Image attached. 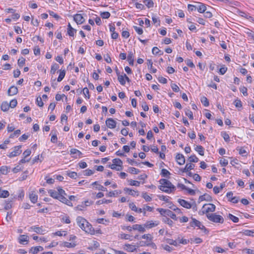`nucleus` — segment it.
<instances>
[{
    "label": "nucleus",
    "instance_id": "obj_8",
    "mask_svg": "<svg viewBox=\"0 0 254 254\" xmlns=\"http://www.w3.org/2000/svg\"><path fill=\"white\" fill-rule=\"evenodd\" d=\"M159 224V222L158 221L150 220L146 221L144 226L145 228L151 229L158 226Z\"/></svg>",
    "mask_w": 254,
    "mask_h": 254
},
{
    "label": "nucleus",
    "instance_id": "obj_36",
    "mask_svg": "<svg viewBox=\"0 0 254 254\" xmlns=\"http://www.w3.org/2000/svg\"><path fill=\"white\" fill-rule=\"evenodd\" d=\"M128 172L131 174H137L140 172V171L134 167H129L128 169Z\"/></svg>",
    "mask_w": 254,
    "mask_h": 254
},
{
    "label": "nucleus",
    "instance_id": "obj_3",
    "mask_svg": "<svg viewBox=\"0 0 254 254\" xmlns=\"http://www.w3.org/2000/svg\"><path fill=\"white\" fill-rule=\"evenodd\" d=\"M49 193L51 197L59 200L60 201L64 203H65L68 205H70V204H71L70 200H68L66 198H63L61 196H59V193L58 191H57L55 190H49Z\"/></svg>",
    "mask_w": 254,
    "mask_h": 254
},
{
    "label": "nucleus",
    "instance_id": "obj_17",
    "mask_svg": "<svg viewBox=\"0 0 254 254\" xmlns=\"http://www.w3.org/2000/svg\"><path fill=\"white\" fill-rule=\"evenodd\" d=\"M178 202L181 206L185 208L189 209L191 207V204L184 199H179Z\"/></svg>",
    "mask_w": 254,
    "mask_h": 254
},
{
    "label": "nucleus",
    "instance_id": "obj_49",
    "mask_svg": "<svg viewBox=\"0 0 254 254\" xmlns=\"http://www.w3.org/2000/svg\"><path fill=\"white\" fill-rule=\"evenodd\" d=\"M185 114H186V115L190 119L192 120L193 119V114H192V112L189 110V109H187L186 111H185Z\"/></svg>",
    "mask_w": 254,
    "mask_h": 254
},
{
    "label": "nucleus",
    "instance_id": "obj_1",
    "mask_svg": "<svg viewBox=\"0 0 254 254\" xmlns=\"http://www.w3.org/2000/svg\"><path fill=\"white\" fill-rule=\"evenodd\" d=\"M76 222L78 226L86 233L90 235L95 234V230L92 225L82 217L78 216Z\"/></svg>",
    "mask_w": 254,
    "mask_h": 254
},
{
    "label": "nucleus",
    "instance_id": "obj_7",
    "mask_svg": "<svg viewBox=\"0 0 254 254\" xmlns=\"http://www.w3.org/2000/svg\"><path fill=\"white\" fill-rule=\"evenodd\" d=\"M232 191L228 192L226 194V197L228 200L232 203H236L239 201V198L237 196H233Z\"/></svg>",
    "mask_w": 254,
    "mask_h": 254
},
{
    "label": "nucleus",
    "instance_id": "obj_24",
    "mask_svg": "<svg viewBox=\"0 0 254 254\" xmlns=\"http://www.w3.org/2000/svg\"><path fill=\"white\" fill-rule=\"evenodd\" d=\"M190 225L191 227H197L200 228L201 223L200 221L197 220L195 218H192V221L190 223Z\"/></svg>",
    "mask_w": 254,
    "mask_h": 254
},
{
    "label": "nucleus",
    "instance_id": "obj_2",
    "mask_svg": "<svg viewBox=\"0 0 254 254\" xmlns=\"http://www.w3.org/2000/svg\"><path fill=\"white\" fill-rule=\"evenodd\" d=\"M159 183L161 186H159V189L165 192L171 193L176 190V187L171 182L165 179L160 180Z\"/></svg>",
    "mask_w": 254,
    "mask_h": 254
},
{
    "label": "nucleus",
    "instance_id": "obj_55",
    "mask_svg": "<svg viewBox=\"0 0 254 254\" xmlns=\"http://www.w3.org/2000/svg\"><path fill=\"white\" fill-rule=\"evenodd\" d=\"M161 247L165 250L171 252L173 250V248L170 247L169 246L166 245H161Z\"/></svg>",
    "mask_w": 254,
    "mask_h": 254
},
{
    "label": "nucleus",
    "instance_id": "obj_20",
    "mask_svg": "<svg viewBox=\"0 0 254 254\" xmlns=\"http://www.w3.org/2000/svg\"><path fill=\"white\" fill-rule=\"evenodd\" d=\"M43 250V248L41 246H37V247H32L29 252L33 254H37L40 251H42Z\"/></svg>",
    "mask_w": 254,
    "mask_h": 254
},
{
    "label": "nucleus",
    "instance_id": "obj_57",
    "mask_svg": "<svg viewBox=\"0 0 254 254\" xmlns=\"http://www.w3.org/2000/svg\"><path fill=\"white\" fill-rule=\"evenodd\" d=\"M244 234L249 236H254V231L252 230H247L244 232Z\"/></svg>",
    "mask_w": 254,
    "mask_h": 254
},
{
    "label": "nucleus",
    "instance_id": "obj_50",
    "mask_svg": "<svg viewBox=\"0 0 254 254\" xmlns=\"http://www.w3.org/2000/svg\"><path fill=\"white\" fill-rule=\"evenodd\" d=\"M17 104V100L13 99L9 103V107L13 108L15 107L16 106Z\"/></svg>",
    "mask_w": 254,
    "mask_h": 254
},
{
    "label": "nucleus",
    "instance_id": "obj_58",
    "mask_svg": "<svg viewBox=\"0 0 254 254\" xmlns=\"http://www.w3.org/2000/svg\"><path fill=\"white\" fill-rule=\"evenodd\" d=\"M133 28L138 34L141 35L143 33V29L141 28L136 26H134Z\"/></svg>",
    "mask_w": 254,
    "mask_h": 254
},
{
    "label": "nucleus",
    "instance_id": "obj_25",
    "mask_svg": "<svg viewBox=\"0 0 254 254\" xmlns=\"http://www.w3.org/2000/svg\"><path fill=\"white\" fill-rule=\"evenodd\" d=\"M194 165L193 164H187L185 167L182 170L183 172H187L192 170L194 168Z\"/></svg>",
    "mask_w": 254,
    "mask_h": 254
},
{
    "label": "nucleus",
    "instance_id": "obj_22",
    "mask_svg": "<svg viewBox=\"0 0 254 254\" xmlns=\"http://www.w3.org/2000/svg\"><path fill=\"white\" fill-rule=\"evenodd\" d=\"M124 190L126 192H128L129 195H132L134 196H138L139 195V193L137 191L132 190L129 189L127 188H125L124 189Z\"/></svg>",
    "mask_w": 254,
    "mask_h": 254
},
{
    "label": "nucleus",
    "instance_id": "obj_4",
    "mask_svg": "<svg viewBox=\"0 0 254 254\" xmlns=\"http://www.w3.org/2000/svg\"><path fill=\"white\" fill-rule=\"evenodd\" d=\"M206 217L209 220L214 223L222 224L224 221L223 217L216 213L207 214Z\"/></svg>",
    "mask_w": 254,
    "mask_h": 254
},
{
    "label": "nucleus",
    "instance_id": "obj_23",
    "mask_svg": "<svg viewBox=\"0 0 254 254\" xmlns=\"http://www.w3.org/2000/svg\"><path fill=\"white\" fill-rule=\"evenodd\" d=\"M29 237L25 235H20L19 238V242L21 244H25V242L27 243Z\"/></svg>",
    "mask_w": 254,
    "mask_h": 254
},
{
    "label": "nucleus",
    "instance_id": "obj_14",
    "mask_svg": "<svg viewBox=\"0 0 254 254\" xmlns=\"http://www.w3.org/2000/svg\"><path fill=\"white\" fill-rule=\"evenodd\" d=\"M74 20L77 24H81L83 23L85 19L80 14H76L74 16Z\"/></svg>",
    "mask_w": 254,
    "mask_h": 254
},
{
    "label": "nucleus",
    "instance_id": "obj_33",
    "mask_svg": "<svg viewBox=\"0 0 254 254\" xmlns=\"http://www.w3.org/2000/svg\"><path fill=\"white\" fill-rule=\"evenodd\" d=\"M59 68V65L58 64L55 63L52 65L51 69V73L52 74H54L56 71V70Z\"/></svg>",
    "mask_w": 254,
    "mask_h": 254
},
{
    "label": "nucleus",
    "instance_id": "obj_21",
    "mask_svg": "<svg viewBox=\"0 0 254 254\" xmlns=\"http://www.w3.org/2000/svg\"><path fill=\"white\" fill-rule=\"evenodd\" d=\"M67 34L69 36L73 37L74 35V33H76V30L73 28L71 26L70 24L69 23L67 25Z\"/></svg>",
    "mask_w": 254,
    "mask_h": 254
},
{
    "label": "nucleus",
    "instance_id": "obj_46",
    "mask_svg": "<svg viewBox=\"0 0 254 254\" xmlns=\"http://www.w3.org/2000/svg\"><path fill=\"white\" fill-rule=\"evenodd\" d=\"M25 63V59L21 57L18 60L17 64L20 67H22Z\"/></svg>",
    "mask_w": 254,
    "mask_h": 254
},
{
    "label": "nucleus",
    "instance_id": "obj_61",
    "mask_svg": "<svg viewBox=\"0 0 254 254\" xmlns=\"http://www.w3.org/2000/svg\"><path fill=\"white\" fill-rule=\"evenodd\" d=\"M67 175L70 178H72V179H75L77 176V173L75 172H68V173H67Z\"/></svg>",
    "mask_w": 254,
    "mask_h": 254
},
{
    "label": "nucleus",
    "instance_id": "obj_6",
    "mask_svg": "<svg viewBox=\"0 0 254 254\" xmlns=\"http://www.w3.org/2000/svg\"><path fill=\"white\" fill-rule=\"evenodd\" d=\"M21 148V145H18L14 147L13 150L10 153V154L8 155V156L10 158H12L19 155L22 152V150L20 149Z\"/></svg>",
    "mask_w": 254,
    "mask_h": 254
},
{
    "label": "nucleus",
    "instance_id": "obj_38",
    "mask_svg": "<svg viewBox=\"0 0 254 254\" xmlns=\"http://www.w3.org/2000/svg\"><path fill=\"white\" fill-rule=\"evenodd\" d=\"M228 217L234 223H237L239 222V218L232 215V214H229Z\"/></svg>",
    "mask_w": 254,
    "mask_h": 254
},
{
    "label": "nucleus",
    "instance_id": "obj_62",
    "mask_svg": "<svg viewBox=\"0 0 254 254\" xmlns=\"http://www.w3.org/2000/svg\"><path fill=\"white\" fill-rule=\"evenodd\" d=\"M227 70V67H226L225 65H223V66H222L220 68V69H219V73L223 75V74H224L226 73Z\"/></svg>",
    "mask_w": 254,
    "mask_h": 254
},
{
    "label": "nucleus",
    "instance_id": "obj_12",
    "mask_svg": "<svg viewBox=\"0 0 254 254\" xmlns=\"http://www.w3.org/2000/svg\"><path fill=\"white\" fill-rule=\"evenodd\" d=\"M176 160L177 163L180 165H183L185 163V159L184 156L180 153H177L176 156Z\"/></svg>",
    "mask_w": 254,
    "mask_h": 254
},
{
    "label": "nucleus",
    "instance_id": "obj_64",
    "mask_svg": "<svg viewBox=\"0 0 254 254\" xmlns=\"http://www.w3.org/2000/svg\"><path fill=\"white\" fill-rule=\"evenodd\" d=\"M171 87L173 90L175 92H178L180 90V88L176 84H172Z\"/></svg>",
    "mask_w": 254,
    "mask_h": 254
},
{
    "label": "nucleus",
    "instance_id": "obj_29",
    "mask_svg": "<svg viewBox=\"0 0 254 254\" xmlns=\"http://www.w3.org/2000/svg\"><path fill=\"white\" fill-rule=\"evenodd\" d=\"M29 198L32 203H35L37 201L38 196L36 194L32 192L30 194Z\"/></svg>",
    "mask_w": 254,
    "mask_h": 254
},
{
    "label": "nucleus",
    "instance_id": "obj_41",
    "mask_svg": "<svg viewBox=\"0 0 254 254\" xmlns=\"http://www.w3.org/2000/svg\"><path fill=\"white\" fill-rule=\"evenodd\" d=\"M152 52L153 54H154V55H157V54L163 55V52H161L156 47H154L153 48Z\"/></svg>",
    "mask_w": 254,
    "mask_h": 254
},
{
    "label": "nucleus",
    "instance_id": "obj_60",
    "mask_svg": "<svg viewBox=\"0 0 254 254\" xmlns=\"http://www.w3.org/2000/svg\"><path fill=\"white\" fill-rule=\"evenodd\" d=\"M21 133V131L20 129H17L15 131H14V132L11 134L9 136V138H13L15 136H18Z\"/></svg>",
    "mask_w": 254,
    "mask_h": 254
},
{
    "label": "nucleus",
    "instance_id": "obj_59",
    "mask_svg": "<svg viewBox=\"0 0 254 254\" xmlns=\"http://www.w3.org/2000/svg\"><path fill=\"white\" fill-rule=\"evenodd\" d=\"M71 154H74L77 153L79 156L82 155L81 152H80L79 150L75 149V148H72L70 151Z\"/></svg>",
    "mask_w": 254,
    "mask_h": 254
},
{
    "label": "nucleus",
    "instance_id": "obj_47",
    "mask_svg": "<svg viewBox=\"0 0 254 254\" xmlns=\"http://www.w3.org/2000/svg\"><path fill=\"white\" fill-rule=\"evenodd\" d=\"M170 174V172L165 169H163L161 170V175L164 177H167Z\"/></svg>",
    "mask_w": 254,
    "mask_h": 254
},
{
    "label": "nucleus",
    "instance_id": "obj_43",
    "mask_svg": "<svg viewBox=\"0 0 254 254\" xmlns=\"http://www.w3.org/2000/svg\"><path fill=\"white\" fill-rule=\"evenodd\" d=\"M166 241L167 243L170 245H174L175 246H178V243L176 240H174L171 239H167Z\"/></svg>",
    "mask_w": 254,
    "mask_h": 254
},
{
    "label": "nucleus",
    "instance_id": "obj_39",
    "mask_svg": "<svg viewBox=\"0 0 254 254\" xmlns=\"http://www.w3.org/2000/svg\"><path fill=\"white\" fill-rule=\"evenodd\" d=\"M57 190L58 192L59 193V196H61L63 198H66L64 196L66 195V194L64 190H63L61 187L58 188Z\"/></svg>",
    "mask_w": 254,
    "mask_h": 254
},
{
    "label": "nucleus",
    "instance_id": "obj_11",
    "mask_svg": "<svg viewBox=\"0 0 254 254\" xmlns=\"http://www.w3.org/2000/svg\"><path fill=\"white\" fill-rule=\"evenodd\" d=\"M135 53V51L133 52L132 51H128V56L127 57V60L130 65H133L134 64V54Z\"/></svg>",
    "mask_w": 254,
    "mask_h": 254
},
{
    "label": "nucleus",
    "instance_id": "obj_63",
    "mask_svg": "<svg viewBox=\"0 0 254 254\" xmlns=\"http://www.w3.org/2000/svg\"><path fill=\"white\" fill-rule=\"evenodd\" d=\"M220 164L222 166H227L228 165V161L227 160H226V159H225L224 158H222L220 160Z\"/></svg>",
    "mask_w": 254,
    "mask_h": 254
},
{
    "label": "nucleus",
    "instance_id": "obj_30",
    "mask_svg": "<svg viewBox=\"0 0 254 254\" xmlns=\"http://www.w3.org/2000/svg\"><path fill=\"white\" fill-rule=\"evenodd\" d=\"M166 215L170 217L172 219H173L174 220L176 221L178 220V218L177 217L176 214L174 213L172 211L169 209L168 210V211H167Z\"/></svg>",
    "mask_w": 254,
    "mask_h": 254
},
{
    "label": "nucleus",
    "instance_id": "obj_34",
    "mask_svg": "<svg viewBox=\"0 0 254 254\" xmlns=\"http://www.w3.org/2000/svg\"><path fill=\"white\" fill-rule=\"evenodd\" d=\"M9 195V192L7 190H2L0 188V197L6 198Z\"/></svg>",
    "mask_w": 254,
    "mask_h": 254
},
{
    "label": "nucleus",
    "instance_id": "obj_9",
    "mask_svg": "<svg viewBox=\"0 0 254 254\" xmlns=\"http://www.w3.org/2000/svg\"><path fill=\"white\" fill-rule=\"evenodd\" d=\"M31 230H33L35 232L44 235L46 233V230L43 229L42 227H37L36 226H32L30 228L29 231Z\"/></svg>",
    "mask_w": 254,
    "mask_h": 254
},
{
    "label": "nucleus",
    "instance_id": "obj_26",
    "mask_svg": "<svg viewBox=\"0 0 254 254\" xmlns=\"http://www.w3.org/2000/svg\"><path fill=\"white\" fill-rule=\"evenodd\" d=\"M194 150L197 151L199 155L201 156L204 155V148L201 145H196L194 148Z\"/></svg>",
    "mask_w": 254,
    "mask_h": 254
},
{
    "label": "nucleus",
    "instance_id": "obj_44",
    "mask_svg": "<svg viewBox=\"0 0 254 254\" xmlns=\"http://www.w3.org/2000/svg\"><path fill=\"white\" fill-rule=\"evenodd\" d=\"M100 15L102 17V18L103 19H108V18L110 17L111 14H110V12H109L108 11H105V12H101L100 14Z\"/></svg>",
    "mask_w": 254,
    "mask_h": 254
},
{
    "label": "nucleus",
    "instance_id": "obj_18",
    "mask_svg": "<svg viewBox=\"0 0 254 254\" xmlns=\"http://www.w3.org/2000/svg\"><path fill=\"white\" fill-rule=\"evenodd\" d=\"M124 249L129 252H133L136 251V249L135 246L131 245L128 244H125L124 246Z\"/></svg>",
    "mask_w": 254,
    "mask_h": 254
},
{
    "label": "nucleus",
    "instance_id": "obj_42",
    "mask_svg": "<svg viewBox=\"0 0 254 254\" xmlns=\"http://www.w3.org/2000/svg\"><path fill=\"white\" fill-rule=\"evenodd\" d=\"M221 135L222 136L225 141L229 142L230 141V136L226 132H221Z\"/></svg>",
    "mask_w": 254,
    "mask_h": 254
},
{
    "label": "nucleus",
    "instance_id": "obj_31",
    "mask_svg": "<svg viewBox=\"0 0 254 254\" xmlns=\"http://www.w3.org/2000/svg\"><path fill=\"white\" fill-rule=\"evenodd\" d=\"M143 2L148 8L154 6V2L152 0H143Z\"/></svg>",
    "mask_w": 254,
    "mask_h": 254
},
{
    "label": "nucleus",
    "instance_id": "obj_37",
    "mask_svg": "<svg viewBox=\"0 0 254 254\" xmlns=\"http://www.w3.org/2000/svg\"><path fill=\"white\" fill-rule=\"evenodd\" d=\"M125 79L124 74L123 75H120L118 76V79L120 83L122 85H124L126 84V80Z\"/></svg>",
    "mask_w": 254,
    "mask_h": 254
},
{
    "label": "nucleus",
    "instance_id": "obj_48",
    "mask_svg": "<svg viewBox=\"0 0 254 254\" xmlns=\"http://www.w3.org/2000/svg\"><path fill=\"white\" fill-rule=\"evenodd\" d=\"M142 238L146 239L149 242H151L152 240V237L149 234H144L142 236Z\"/></svg>",
    "mask_w": 254,
    "mask_h": 254
},
{
    "label": "nucleus",
    "instance_id": "obj_16",
    "mask_svg": "<svg viewBox=\"0 0 254 254\" xmlns=\"http://www.w3.org/2000/svg\"><path fill=\"white\" fill-rule=\"evenodd\" d=\"M18 93V89L15 86H11L7 91L8 96H13Z\"/></svg>",
    "mask_w": 254,
    "mask_h": 254
},
{
    "label": "nucleus",
    "instance_id": "obj_19",
    "mask_svg": "<svg viewBox=\"0 0 254 254\" xmlns=\"http://www.w3.org/2000/svg\"><path fill=\"white\" fill-rule=\"evenodd\" d=\"M132 229L134 230H138L140 232H144L145 231V229L144 228V226H142L141 225L139 224H134L132 226Z\"/></svg>",
    "mask_w": 254,
    "mask_h": 254
},
{
    "label": "nucleus",
    "instance_id": "obj_54",
    "mask_svg": "<svg viewBox=\"0 0 254 254\" xmlns=\"http://www.w3.org/2000/svg\"><path fill=\"white\" fill-rule=\"evenodd\" d=\"M234 103L237 108H241L242 107V102L239 99L235 100Z\"/></svg>",
    "mask_w": 254,
    "mask_h": 254
},
{
    "label": "nucleus",
    "instance_id": "obj_35",
    "mask_svg": "<svg viewBox=\"0 0 254 254\" xmlns=\"http://www.w3.org/2000/svg\"><path fill=\"white\" fill-rule=\"evenodd\" d=\"M113 163H114L117 166L120 167L122 168L123 162L119 158H115L113 160Z\"/></svg>",
    "mask_w": 254,
    "mask_h": 254
},
{
    "label": "nucleus",
    "instance_id": "obj_32",
    "mask_svg": "<svg viewBox=\"0 0 254 254\" xmlns=\"http://www.w3.org/2000/svg\"><path fill=\"white\" fill-rule=\"evenodd\" d=\"M65 75V70H61L60 72V74L59 75V77L57 79V81L58 82H61L64 77Z\"/></svg>",
    "mask_w": 254,
    "mask_h": 254
},
{
    "label": "nucleus",
    "instance_id": "obj_45",
    "mask_svg": "<svg viewBox=\"0 0 254 254\" xmlns=\"http://www.w3.org/2000/svg\"><path fill=\"white\" fill-rule=\"evenodd\" d=\"M189 161L190 162H197L198 158L195 155H192L189 158Z\"/></svg>",
    "mask_w": 254,
    "mask_h": 254
},
{
    "label": "nucleus",
    "instance_id": "obj_53",
    "mask_svg": "<svg viewBox=\"0 0 254 254\" xmlns=\"http://www.w3.org/2000/svg\"><path fill=\"white\" fill-rule=\"evenodd\" d=\"M83 93L86 98L89 99L90 98V95L89 94V90L87 87H85L83 89Z\"/></svg>",
    "mask_w": 254,
    "mask_h": 254
},
{
    "label": "nucleus",
    "instance_id": "obj_13",
    "mask_svg": "<svg viewBox=\"0 0 254 254\" xmlns=\"http://www.w3.org/2000/svg\"><path fill=\"white\" fill-rule=\"evenodd\" d=\"M196 9L199 13H204L206 10V6L203 3L197 2L196 4Z\"/></svg>",
    "mask_w": 254,
    "mask_h": 254
},
{
    "label": "nucleus",
    "instance_id": "obj_28",
    "mask_svg": "<svg viewBox=\"0 0 254 254\" xmlns=\"http://www.w3.org/2000/svg\"><path fill=\"white\" fill-rule=\"evenodd\" d=\"M10 168L7 166H2L0 168V172L3 175L7 174L9 172Z\"/></svg>",
    "mask_w": 254,
    "mask_h": 254
},
{
    "label": "nucleus",
    "instance_id": "obj_56",
    "mask_svg": "<svg viewBox=\"0 0 254 254\" xmlns=\"http://www.w3.org/2000/svg\"><path fill=\"white\" fill-rule=\"evenodd\" d=\"M67 233L65 231H58L55 233L54 235L58 236H65Z\"/></svg>",
    "mask_w": 254,
    "mask_h": 254
},
{
    "label": "nucleus",
    "instance_id": "obj_15",
    "mask_svg": "<svg viewBox=\"0 0 254 254\" xmlns=\"http://www.w3.org/2000/svg\"><path fill=\"white\" fill-rule=\"evenodd\" d=\"M203 200L211 201L212 200V197L209 194L205 193L203 195H202L199 196L198 199V202L199 203Z\"/></svg>",
    "mask_w": 254,
    "mask_h": 254
},
{
    "label": "nucleus",
    "instance_id": "obj_27",
    "mask_svg": "<svg viewBox=\"0 0 254 254\" xmlns=\"http://www.w3.org/2000/svg\"><path fill=\"white\" fill-rule=\"evenodd\" d=\"M9 108V103L7 102H3L1 105V109L3 111H7Z\"/></svg>",
    "mask_w": 254,
    "mask_h": 254
},
{
    "label": "nucleus",
    "instance_id": "obj_51",
    "mask_svg": "<svg viewBox=\"0 0 254 254\" xmlns=\"http://www.w3.org/2000/svg\"><path fill=\"white\" fill-rule=\"evenodd\" d=\"M163 221L168 224L169 226H172L173 224V222L172 220H171L170 219H169V218L168 217H165L164 218H163Z\"/></svg>",
    "mask_w": 254,
    "mask_h": 254
},
{
    "label": "nucleus",
    "instance_id": "obj_10",
    "mask_svg": "<svg viewBox=\"0 0 254 254\" xmlns=\"http://www.w3.org/2000/svg\"><path fill=\"white\" fill-rule=\"evenodd\" d=\"M107 126L110 128H114L116 127V122L112 118H108L106 121Z\"/></svg>",
    "mask_w": 254,
    "mask_h": 254
},
{
    "label": "nucleus",
    "instance_id": "obj_5",
    "mask_svg": "<svg viewBox=\"0 0 254 254\" xmlns=\"http://www.w3.org/2000/svg\"><path fill=\"white\" fill-rule=\"evenodd\" d=\"M215 205L212 203L205 204L202 208V214H209V212H213L215 211Z\"/></svg>",
    "mask_w": 254,
    "mask_h": 254
},
{
    "label": "nucleus",
    "instance_id": "obj_52",
    "mask_svg": "<svg viewBox=\"0 0 254 254\" xmlns=\"http://www.w3.org/2000/svg\"><path fill=\"white\" fill-rule=\"evenodd\" d=\"M142 196L146 201H150L152 199L151 197L146 192L142 193Z\"/></svg>",
    "mask_w": 254,
    "mask_h": 254
},
{
    "label": "nucleus",
    "instance_id": "obj_40",
    "mask_svg": "<svg viewBox=\"0 0 254 254\" xmlns=\"http://www.w3.org/2000/svg\"><path fill=\"white\" fill-rule=\"evenodd\" d=\"M201 102L205 107L209 106V101L205 96H203L201 98Z\"/></svg>",
    "mask_w": 254,
    "mask_h": 254
}]
</instances>
